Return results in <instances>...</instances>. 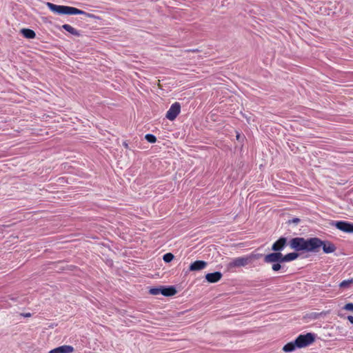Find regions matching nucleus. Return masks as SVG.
<instances>
[{
	"instance_id": "f257e3e1",
	"label": "nucleus",
	"mask_w": 353,
	"mask_h": 353,
	"mask_svg": "<svg viewBox=\"0 0 353 353\" xmlns=\"http://www.w3.org/2000/svg\"><path fill=\"white\" fill-rule=\"evenodd\" d=\"M320 243L321 239L317 237L307 239L303 237H295L290 241V248L296 252H316Z\"/></svg>"
},
{
	"instance_id": "f03ea898",
	"label": "nucleus",
	"mask_w": 353,
	"mask_h": 353,
	"mask_svg": "<svg viewBox=\"0 0 353 353\" xmlns=\"http://www.w3.org/2000/svg\"><path fill=\"white\" fill-rule=\"evenodd\" d=\"M298 257L299 254L297 252H291L285 255H283L281 252H272L266 254L264 256L263 261L265 263L274 262L284 263L294 261Z\"/></svg>"
},
{
	"instance_id": "7ed1b4c3",
	"label": "nucleus",
	"mask_w": 353,
	"mask_h": 353,
	"mask_svg": "<svg viewBox=\"0 0 353 353\" xmlns=\"http://www.w3.org/2000/svg\"><path fill=\"white\" fill-rule=\"evenodd\" d=\"M48 8L53 12L59 14H84L88 15L87 12L74 7L67 6H59L52 3H47Z\"/></svg>"
},
{
	"instance_id": "20e7f679",
	"label": "nucleus",
	"mask_w": 353,
	"mask_h": 353,
	"mask_svg": "<svg viewBox=\"0 0 353 353\" xmlns=\"http://www.w3.org/2000/svg\"><path fill=\"white\" fill-rule=\"evenodd\" d=\"M296 345L298 348H302L308 346L314 341V336L312 333L306 334H300L295 339Z\"/></svg>"
},
{
	"instance_id": "39448f33",
	"label": "nucleus",
	"mask_w": 353,
	"mask_h": 353,
	"mask_svg": "<svg viewBox=\"0 0 353 353\" xmlns=\"http://www.w3.org/2000/svg\"><path fill=\"white\" fill-rule=\"evenodd\" d=\"M180 112L181 104L179 102H174L167 111L165 117L170 121H174Z\"/></svg>"
},
{
	"instance_id": "423d86ee",
	"label": "nucleus",
	"mask_w": 353,
	"mask_h": 353,
	"mask_svg": "<svg viewBox=\"0 0 353 353\" xmlns=\"http://www.w3.org/2000/svg\"><path fill=\"white\" fill-rule=\"evenodd\" d=\"M251 261L250 256H241L234 259L228 263V268L232 269L239 267H244L247 265Z\"/></svg>"
},
{
	"instance_id": "0eeeda50",
	"label": "nucleus",
	"mask_w": 353,
	"mask_h": 353,
	"mask_svg": "<svg viewBox=\"0 0 353 353\" xmlns=\"http://www.w3.org/2000/svg\"><path fill=\"white\" fill-rule=\"evenodd\" d=\"M286 245L287 239L285 237H281L273 243L272 250H273L274 252H281Z\"/></svg>"
},
{
	"instance_id": "6e6552de",
	"label": "nucleus",
	"mask_w": 353,
	"mask_h": 353,
	"mask_svg": "<svg viewBox=\"0 0 353 353\" xmlns=\"http://www.w3.org/2000/svg\"><path fill=\"white\" fill-rule=\"evenodd\" d=\"M321 243H320L321 245L317 248L316 252H318L321 247L323 248V252L326 254L334 252L336 250V247L332 243L323 241L322 240H321Z\"/></svg>"
},
{
	"instance_id": "1a4fd4ad",
	"label": "nucleus",
	"mask_w": 353,
	"mask_h": 353,
	"mask_svg": "<svg viewBox=\"0 0 353 353\" xmlns=\"http://www.w3.org/2000/svg\"><path fill=\"white\" fill-rule=\"evenodd\" d=\"M336 227L345 232H353V223L347 221H340L336 223Z\"/></svg>"
},
{
	"instance_id": "9d476101",
	"label": "nucleus",
	"mask_w": 353,
	"mask_h": 353,
	"mask_svg": "<svg viewBox=\"0 0 353 353\" xmlns=\"http://www.w3.org/2000/svg\"><path fill=\"white\" fill-rule=\"evenodd\" d=\"M207 266V263L204 261H196L190 264V271H199L203 270Z\"/></svg>"
},
{
	"instance_id": "9b49d317",
	"label": "nucleus",
	"mask_w": 353,
	"mask_h": 353,
	"mask_svg": "<svg viewBox=\"0 0 353 353\" xmlns=\"http://www.w3.org/2000/svg\"><path fill=\"white\" fill-rule=\"evenodd\" d=\"M74 348L71 345H62L56 347L49 352V353H72Z\"/></svg>"
},
{
	"instance_id": "f8f14e48",
	"label": "nucleus",
	"mask_w": 353,
	"mask_h": 353,
	"mask_svg": "<svg viewBox=\"0 0 353 353\" xmlns=\"http://www.w3.org/2000/svg\"><path fill=\"white\" fill-rule=\"evenodd\" d=\"M222 274L220 272L208 273L205 275V279L209 283H216L221 280Z\"/></svg>"
},
{
	"instance_id": "ddd939ff",
	"label": "nucleus",
	"mask_w": 353,
	"mask_h": 353,
	"mask_svg": "<svg viewBox=\"0 0 353 353\" xmlns=\"http://www.w3.org/2000/svg\"><path fill=\"white\" fill-rule=\"evenodd\" d=\"M176 293V290L174 287L162 288L161 294L165 296H171Z\"/></svg>"
},
{
	"instance_id": "4468645a",
	"label": "nucleus",
	"mask_w": 353,
	"mask_h": 353,
	"mask_svg": "<svg viewBox=\"0 0 353 353\" xmlns=\"http://www.w3.org/2000/svg\"><path fill=\"white\" fill-rule=\"evenodd\" d=\"M62 28L64 29L65 30H66L67 32H68L69 33H70L72 35H74V36H80V33L79 32L75 29L74 28H73L72 26L69 25V24H64L62 26Z\"/></svg>"
},
{
	"instance_id": "2eb2a0df",
	"label": "nucleus",
	"mask_w": 353,
	"mask_h": 353,
	"mask_svg": "<svg viewBox=\"0 0 353 353\" xmlns=\"http://www.w3.org/2000/svg\"><path fill=\"white\" fill-rule=\"evenodd\" d=\"M353 286V278L344 280L339 283V287L341 289H349Z\"/></svg>"
},
{
	"instance_id": "dca6fc26",
	"label": "nucleus",
	"mask_w": 353,
	"mask_h": 353,
	"mask_svg": "<svg viewBox=\"0 0 353 353\" xmlns=\"http://www.w3.org/2000/svg\"><path fill=\"white\" fill-rule=\"evenodd\" d=\"M296 347H297V346L296 345V341H292V342H290V343H288L287 344H285L283 347V350L285 352H290L294 351Z\"/></svg>"
},
{
	"instance_id": "f3484780",
	"label": "nucleus",
	"mask_w": 353,
	"mask_h": 353,
	"mask_svg": "<svg viewBox=\"0 0 353 353\" xmlns=\"http://www.w3.org/2000/svg\"><path fill=\"white\" fill-rule=\"evenodd\" d=\"M23 35L27 39H34L36 37L34 31L30 29L24 28L21 30Z\"/></svg>"
},
{
	"instance_id": "a211bd4d",
	"label": "nucleus",
	"mask_w": 353,
	"mask_h": 353,
	"mask_svg": "<svg viewBox=\"0 0 353 353\" xmlns=\"http://www.w3.org/2000/svg\"><path fill=\"white\" fill-rule=\"evenodd\" d=\"M145 139L149 142V143H154L157 141V138L153 134H147L145 136Z\"/></svg>"
},
{
	"instance_id": "6ab92c4d",
	"label": "nucleus",
	"mask_w": 353,
	"mask_h": 353,
	"mask_svg": "<svg viewBox=\"0 0 353 353\" xmlns=\"http://www.w3.org/2000/svg\"><path fill=\"white\" fill-rule=\"evenodd\" d=\"M174 259V255L172 253H166L163 255V259L165 262L169 263L172 261Z\"/></svg>"
},
{
	"instance_id": "aec40b11",
	"label": "nucleus",
	"mask_w": 353,
	"mask_h": 353,
	"mask_svg": "<svg viewBox=\"0 0 353 353\" xmlns=\"http://www.w3.org/2000/svg\"><path fill=\"white\" fill-rule=\"evenodd\" d=\"M161 290H162V288H153L150 289L149 292L152 295H158L159 294H161Z\"/></svg>"
},
{
	"instance_id": "412c9836",
	"label": "nucleus",
	"mask_w": 353,
	"mask_h": 353,
	"mask_svg": "<svg viewBox=\"0 0 353 353\" xmlns=\"http://www.w3.org/2000/svg\"><path fill=\"white\" fill-rule=\"evenodd\" d=\"M272 269L273 271L274 272H277L279 270H280L281 269V263H279V262H274L272 263Z\"/></svg>"
},
{
	"instance_id": "4be33fe9",
	"label": "nucleus",
	"mask_w": 353,
	"mask_h": 353,
	"mask_svg": "<svg viewBox=\"0 0 353 353\" xmlns=\"http://www.w3.org/2000/svg\"><path fill=\"white\" fill-rule=\"evenodd\" d=\"M343 309L345 310H347V311L353 312V303H348L345 304L343 306Z\"/></svg>"
},
{
	"instance_id": "5701e85b",
	"label": "nucleus",
	"mask_w": 353,
	"mask_h": 353,
	"mask_svg": "<svg viewBox=\"0 0 353 353\" xmlns=\"http://www.w3.org/2000/svg\"><path fill=\"white\" fill-rule=\"evenodd\" d=\"M347 319L353 325V316H348Z\"/></svg>"
},
{
	"instance_id": "b1692460",
	"label": "nucleus",
	"mask_w": 353,
	"mask_h": 353,
	"mask_svg": "<svg viewBox=\"0 0 353 353\" xmlns=\"http://www.w3.org/2000/svg\"><path fill=\"white\" fill-rule=\"evenodd\" d=\"M299 221V219H294V220H293V222L296 223V222H298Z\"/></svg>"
},
{
	"instance_id": "393cba45",
	"label": "nucleus",
	"mask_w": 353,
	"mask_h": 353,
	"mask_svg": "<svg viewBox=\"0 0 353 353\" xmlns=\"http://www.w3.org/2000/svg\"><path fill=\"white\" fill-rule=\"evenodd\" d=\"M30 316V313L26 314V316Z\"/></svg>"
}]
</instances>
